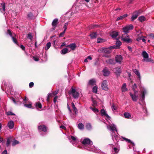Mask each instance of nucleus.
<instances>
[{
	"instance_id": "obj_1",
	"label": "nucleus",
	"mask_w": 154,
	"mask_h": 154,
	"mask_svg": "<svg viewBox=\"0 0 154 154\" xmlns=\"http://www.w3.org/2000/svg\"><path fill=\"white\" fill-rule=\"evenodd\" d=\"M107 128L109 130L112 131L111 134L112 136V139L114 141H115V140L117 142L119 141L120 139V137L117 135L114 132V131L116 132L117 131L116 125L112 124L111 125L108 126Z\"/></svg>"
},
{
	"instance_id": "obj_2",
	"label": "nucleus",
	"mask_w": 154,
	"mask_h": 154,
	"mask_svg": "<svg viewBox=\"0 0 154 154\" xmlns=\"http://www.w3.org/2000/svg\"><path fill=\"white\" fill-rule=\"evenodd\" d=\"M82 143L85 146H88L89 149H88V150L90 151H93L94 148H95V147L92 145V142H91L88 138L84 139L82 141Z\"/></svg>"
},
{
	"instance_id": "obj_3",
	"label": "nucleus",
	"mask_w": 154,
	"mask_h": 154,
	"mask_svg": "<svg viewBox=\"0 0 154 154\" xmlns=\"http://www.w3.org/2000/svg\"><path fill=\"white\" fill-rule=\"evenodd\" d=\"M142 55L143 58L142 60L143 62L153 63V60H152L151 58H149V55L145 51H143L142 53Z\"/></svg>"
},
{
	"instance_id": "obj_4",
	"label": "nucleus",
	"mask_w": 154,
	"mask_h": 154,
	"mask_svg": "<svg viewBox=\"0 0 154 154\" xmlns=\"http://www.w3.org/2000/svg\"><path fill=\"white\" fill-rule=\"evenodd\" d=\"M129 37V36L127 33H124L122 35V39L123 41L129 43L132 42V40Z\"/></svg>"
},
{
	"instance_id": "obj_5",
	"label": "nucleus",
	"mask_w": 154,
	"mask_h": 154,
	"mask_svg": "<svg viewBox=\"0 0 154 154\" xmlns=\"http://www.w3.org/2000/svg\"><path fill=\"white\" fill-rule=\"evenodd\" d=\"M133 28V26L132 25H128L122 28L123 32L127 34L128 31L132 29Z\"/></svg>"
},
{
	"instance_id": "obj_6",
	"label": "nucleus",
	"mask_w": 154,
	"mask_h": 154,
	"mask_svg": "<svg viewBox=\"0 0 154 154\" xmlns=\"http://www.w3.org/2000/svg\"><path fill=\"white\" fill-rule=\"evenodd\" d=\"M101 87L102 89L104 90L107 91L109 89V88L108 85L107 81L106 80H105L103 82Z\"/></svg>"
},
{
	"instance_id": "obj_7",
	"label": "nucleus",
	"mask_w": 154,
	"mask_h": 154,
	"mask_svg": "<svg viewBox=\"0 0 154 154\" xmlns=\"http://www.w3.org/2000/svg\"><path fill=\"white\" fill-rule=\"evenodd\" d=\"M72 90L70 91L69 94H72L74 98H78L79 95V93L76 91L75 89L72 87L71 88Z\"/></svg>"
},
{
	"instance_id": "obj_8",
	"label": "nucleus",
	"mask_w": 154,
	"mask_h": 154,
	"mask_svg": "<svg viewBox=\"0 0 154 154\" xmlns=\"http://www.w3.org/2000/svg\"><path fill=\"white\" fill-rule=\"evenodd\" d=\"M140 90L141 91V100L143 101L145 99V94L146 93V91L144 87H142L141 85L140 86Z\"/></svg>"
},
{
	"instance_id": "obj_9",
	"label": "nucleus",
	"mask_w": 154,
	"mask_h": 154,
	"mask_svg": "<svg viewBox=\"0 0 154 154\" xmlns=\"http://www.w3.org/2000/svg\"><path fill=\"white\" fill-rule=\"evenodd\" d=\"M7 34H8L11 37L13 42L16 44H17V41L16 38H15L14 36L15 35L14 33L12 34L11 31L9 29H8L7 30Z\"/></svg>"
},
{
	"instance_id": "obj_10",
	"label": "nucleus",
	"mask_w": 154,
	"mask_h": 154,
	"mask_svg": "<svg viewBox=\"0 0 154 154\" xmlns=\"http://www.w3.org/2000/svg\"><path fill=\"white\" fill-rule=\"evenodd\" d=\"M141 12L140 10L134 12L131 17V21H133L136 19L138 16L141 14Z\"/></svg>"
},
{
	"instance_id": "obj_11",
	"label": "nucleus",
	"mask_w": 154,
	"mask_h": 154,
	"mask_svg": "<svg viewBox=\"0 0 154 154\" xmlns=\"http://www.w3.org/2000/svg\"><path fill=\"white\" fill-rule=\"evenodd\" d=\"M116 61L117 63L121 64L122 60V57L120 55H117L115 57Z\"/></svg>"
},
{
	"instance_id": "obj_12",
	"label": "nucleus",
	"mask_w": 154,
	"mask_h": 154,
	"mask_svg": "<svg viewBox=\"0 0 154 154\" xmlns=\"http://www.w3.org/2000/svg\"><path fill=\"white\" fill-rule=\"evenodd\" d=\"M38 130L42 131L43 132H46L47 130V127L44 125H40L38 126Z\"/></svg>"
},
{
	"instance_id": "obj_13",
	"label": "nucleus",
	"mask_w": 154,
	"mask_h": 154,
	"mask_svg": "<svg viewBox=\"0 0 154 154\" xmlns=\"http://www.w3.org/2000/svg\"><path fill=\"white\" fill-rule=\"evenodd\" d=\"M110 49L109 47L108 48H102L100 49V51L102 52L105 53L109 54L110 53Z\"/></svg>"
},
{
	"instance_id": "obj_14",
	"label": "nucleus",
	"mask_w": 154,
	"mask_h": 154,
	"mask_svg": "<svg viewBox=\"0 0 154 154\" xmlns=\"http://www.w3.org/2000/svg\"><path fill=\"white\" fill-rule=\"evenodd\" d=\"M100 112L102 116H106L107 119H109L110 117L106 113L105 110H104V109H102L101 110Z\"/></svg>"
},
{
	"instance_id": "obj_15",
	"label": "nucleus",
	"mask_w": 154,
	"mask_h": 154,
	"mask_svg": "<svg viewBox=\"0 0 154 154\" xmlns=\"http://www.w3.org/2000/svg\"><path fill=\"white\" fill-rule=\"evenodd\" d=\"M136 94L137 93H134V94H133L131 93H130V95L131 97L132 100L134 101H136L137 100L138 95H136Z\"/></svg>"
},
{
	"instance_id": "obj_16",
	"label": "nucleus",
	"mask_w": 154,
	"mask_h": 154,
	"mask_svg": "<svg viewBox=\"0 0 154 154\" xmlns=\"http://www.w3.org/2000/svg\"><path fill=\"white\" fill-rule=\"evenodd\" d=\"M58 23V19L57 18L55 19L52 23V25L54 28L53 29H54L57 26Z\"/></svg>"
},
{
	"instance_id": "obj_17",
	"label": "nucleus",
	"mask_w": 154,
	"mask_h": 154,
	"mask_svg": "<svg viewBox=\"0 0 154 154\" xmlns=\"http://www.w3.org/2000/svg\"><path fill=\"white\" fill-rule=\"evenodd\" d=\"M66 47H69L72 50H74L76 47V45L75 43H72L66 46Z\"/></svg>"
},
{
	"instance_id": "obj_18",
	"label": "nucleus",
	"mask_w": 154,
	"mask_h": 154,
	"mask_svg": "<svg viewBox=\"0 0 154 154\" xmlns=\"http://www.w3.org/2000/svg\"><path fill=\"white\" fill-rule=\"evenodd\" d=\"M103 75L104 76H107L109 75L110 73V72L106 68H105L103 70Z\"/></svg>"
},
{
	"instance_id": "obj_19",
	"label": "nucleus",
	"mask_w": 154,
	"mask_h": 154,
	"mask_svg": "<svg viewBox=\"0 0 154 154\" xmlns=\"http://www.w3.org/2000/svg\"><path fill=\"white\" fill-rule=\"evenodd\" d=\"M14 122L13 121H10L8 124V127L10 129H12L14 126Z\"/></svg>"
},
{
	"instance_id": "obj_20",
	"label": "nucleus",
	"mask_w": 154,
	"mask_h": 154,
	"mask_svg": "<svg viewBox=\"0 0 154 154\" xmlns=\"http://www.w3.org/2000/svg\"><path fill=\"white\" fill-rule=\"evenodd\" d=\"M115 73L117 75H120L121 72V70L120 68L117 67L115 69Z\"/></svg>"
},
{
	"instance_id": "obj_21",
	"label": "nucleus",
	"mask_w": 154,
	"mask_h": 154,
	"mask_svg": "<svg viewBox=\"0 0 154 154\" xmlns=\"http://www.w3.org/2000/svg\"><path fill=\"white\" fill-rule=\"evenodd\" d=\"M133 71L138 77L140 81L141 77L140 75V74L138 70L136 69H133Z\"/></svg>"
},
{
	"instance_id": "obj_22",
	"label": "nucleus",
	"mask_w": 154,
	"mask_h": 154,
	"mask_svg": "<svg viewBox=\"0 0 154 154\" xmlns=\"http://www.w3.org/2000/svg\"><path fill=\"white\" fill-rule=\"evenodd\" d=\"M128 88H126V84L125 83H124L121 87V91L122 92H125L128 91Z\"/></svg>"
},
{
	"instance_id": "obj_23",
	"label": "nucleus",
	"mask_w": 154,
	"mask_h": 154,
	"mask_svg": "<svg viewBox=\"0 0 154 154\" xmlns=\"http://www.w3.org/2000/svg\"><path fill=\"white\" fill-rule=\"evenodd\" d=\"M26 100V99H23V102L24 106H25L26 107L28 108H31L32 106V103L31 102H30L29 103V104L25 103L26 102H25V101Z\"/></svg>"
},
{
	"instance_id": "obj_24",
	"label": "nucleus",
	"mask_w": 154,
	"mask_h": 154,
	"mask_svg": "<svg viewBox=\"0 0 154 154\" xmlns=\"http://www.w3.org/2000/svg\"><path fill=\"white\" fill-rule=\"evenodd\" d=\"M128 16V15L127 14H125L122 16H120L119 17H118L116 19V21H119V20H121L123 19L124 18L127 17Z\"/></svg>"
},
{
	"instance_id": "obj_25",
	"label": "nucleus",
	"mask_w": 154,
	"mask_h": 154,
	"mask_svg": "<svg viewBox=\"0 0 154 154\" xmlns=\"http://www.w3.org/2000/svg\"><path fill=\"white\" fill-rule=\"evenodd\" d=\"M89 35L91 38L94 39L97 37V34L96 32H93L90 34Z\"/></svg>"
},
{
	"instance_id": "obj_26",
	"label": "nucleus",
	"mask_w": 154,
	"mask_h": 154,
	"mask_svg": "<svg viewBox=\"0 0 154 154\" xmlns=\"http://www.w3.org/2000/svg\"><path fill=\"white\" fill-rule=\"evenodd\" d=\"M12 139V137L11 136L9 137H8L6 144L7 146H9L11 143V141Z\"/></svg>"
},
{
	"instance_id": "obj_27",
	"label": "nucleus",
	"mask_w": 154,
	"mask_h": 154,
	"mask_svg": "<svg viewBox=\"0 0 154 154\" xmlns=\"http://www.w3.org/2000/svg\"><path fill=\"white\" fill-rule=\"evenodd\" d=\"M1 7L2 8V9H1V11L2 12V11H5V4L4 2H3L1 3Z\"/></svg>"
},
{
	"instance_id": "obj_28",
	"label": "nucleus",
	"mask_w": 154,
	"mask_h": 154,
	"mask_svg": "<svg viewBox=\"0 0 154 154\" xmlns=\"http://www.w3.org/2000/svg\"><path fill=\"white\" fill-rule=\"evenodd\" d=\"M118 35V32L116 31L113 32L111 34V36L112 38H116Z\"/></svg>"
},
{
	"instance_id": "obj_29",
	"label": "nucleus",
	"mask_w": 154,
	"mask_h": 154,
	"mask_svg": "<svg viewBox=\"0 0 154 154\" xmlns=\"http://www.w3.org/2000/svg\"><path fill=\"white\" fill-rule=\"evenodd\" d=\"M68 50L67 48H64L60 52L62 54H64L68 52Z\"/></svg>"
},
{
	"instance_id": "obj_30",
	"label": "nucleus",
	"mask_w": 154,
	"mask_h": 154,
	"mask_svg": "<svg viewBox=\"0 0 154 154\" xmlns=\"http://www.w3.org/2000/svg\"><path fill=\"white\" fill-rule=\"evenodd\" d=\"M146 18L144 16H141L139 17L138 18V20L140 22H142L146 20Z\"/></svg>"
},
{
	"instance_id": "obj_31",
	"label": "nucleus",
	"mask_w": 154,
	"mask_h": 154,
	"mask_svg": "<svg viewBox=\"0 0 154 154\" xmlns=\"http://www.w3.org/2000/svg\"><path fill=\"white\" fill-rule=\"evenodd\" d=\"M58 91H55V92H53L52 93H50L49 94L48 96V97L47 98V100H48L50 97L52 96L53 94V95H55L57 94L58 93Z\"/></svg>"
},
{
	"instance_id": "obj_32",
	"label": "nucleus",
	"mask_w": 154,
	"mask_h": 154,
	"mask_svg": "<svg viewBox=\"0 0 154 154\" xmlns=\"http://www.w3.org/2000/svg\"><path fill=\"white\" fill-rule=\"evenodd\" d=\"M132 88L134 91V93H137L138 91L136 90V89L137 88V86L136 84L135 83L133 85Z\"/></svg>"
},
{
	"instance_id": "obj_33",
	"label": "nucleus",
	"mask_w": 154,
	"mask_h": 154,
	"mask_svg": "<svg viewBox=\"0 0 154 154\" xmlns=\"http://www.w3.org/2000/svg\"><path fill=\"white\" fill-rule=\"evenodd\" d=\"M106 62L109 64H113L114 63V60L113 59H110L106 60Z\"/></svg>"
},
{
	"instance_id": "obj_34",
	"label": "nucleus",
	"mask_w": 154,
	"mask_h": 154,
	"mask_svg": "<svg viewBox=\"0 0 154 154\" xmlns=\"http://www.w3.org/2000/svg\"><path fill=\"white\" fill-rule=\"evenodd\" d=\"M35 106L37 108L41 109L42 108V105L40 102H38L35 103Z\"/></svg>"
},
{
	"instance_id": "obj_35",
	"label": "nucleus",
	"mask_w": 154,
	"mask_h": 154,
	"mask_svg": "<svg viewBox=\"0 0 154 154\" xmlns=\"http://www.w3.org/2000/svg\"><path fill=\"white\" fill-rule=\"evenodd\" d=\"M27 16L30 19H32L34 18V15L31 12H29Z\"/></svg>"
},
{
	"instance_id": "obj_36",
	"label": "nucleus",
	"mask_w": 154,
	"mask_h": 154,
	"mask_svg": "<svg viewBox=\"0 0 154 154\" xmlns=\"http://www.w3.org/2000/svg\"><path fill=\"white\" fill-rule=\"evenodd\" d=\"M124 115L126 118L128 119L131 117V115L128 112H125L124 114Z\"/></svg>"
},
{
	"instance_id": "obj_37",
	"label": "nucleus",
	"mask_w": 154,
	"mask_h": 154,
	"mask_svg": "<svg viewBox=\"0 0 154 154\" xmlns=\"http://www.w3.org/2000/svg\"><path fill=\"white\" fill-rule=\"evenodd\" d=\"M51 45V42H48L46 45L45 47V49L46 50H48L49 48L50 47Z\"/></svg>"
},
{
	"instance_id": "obj_38",
	"label": "nucleus",
	"mask_w": 154,
	"mask_h": 154,
	"mask_svg": "<svg viewBox=\"0 0 154 154\" xmlns=\"http://www.w3.org/2000/svg\"><path fill=\"white\" fill-rule=\"evenodd\" d=\"M122 138L124 139V140H126V141H128L129 143H131L133 146L135 145L134 143L133 142H131V141L130 140L128 139L127 138H126L125 137H122Z\"/></svg>"
},
{
	"instance_id": "obj_39",
	"label": "nucleus",
	"mask_w": 154,
	"mask_h": 154,
	"mask_svg": "<svg viewBox=\"0 0 154 154\" xmlns=\"http://www.w3.org/2000/svg\"><path fill=\"white\" fill-rule=\"evenodd\" d=\"M78 127L79 129L82 130L84 128V125L82 123H79L78 125Z\"/></svg>"
},
{
	"instance_id": "obj_40",
	"label": "nucleus",
	"mask_w": 154,
	"mask_h": 154,
	"mask_svg": "<svg viewBox=\"0 0 154 154\" xmlns=\"http://www.w3.org/2000/svg\"><path fill=\"white\" fill-rule=\"evenodd\" d=\"M95 83V81L93 79L90 80L89 82V84L91 85H94Z\"/></svg>"
},
{
	"instance_id": "obj_41",
	"label": "nucleus",
	"mask_w": 154,
	"mask_h": 154,
	"mask_svg": "<svg viewBox=\"0 0 154 154\" xmlns=\"http://www.w3.org/2000/svg\"><path fill=\"white\" fill-rule=\"evenodd\" d=\"M122 44L121 42L118 40H117L116 42V45L119 48H120V47Z\"/></svg>"
},
{
	"instance_id": "obj_42",
	"label": "nucleus",
	"mask_w": 154,
	"mask_h": 154,
	"mask_svg": "<svg viewBox=\"0 0 154 154\" xmlns=\"http://www.w3.org/2000/svg\"><path fill=\"white\" fill-rule=\"evenodd\" d=\"M27 37L29 38L31 41L32 40L33 38V36L31 33H29L27 34Z\"/></svg>"
},
{
	"instance_id": "obj_43",
	"label": "nucleus",
	"mask_w": 154,
	"mask_h": 154,
	"mask_svg": "<svg viewBox=\"0 0 154 154\" xmlns=\"http://www.w3.org/2000/svg\"><path fill=\"white\" fill-rule=\"evenodd\" d=\"M97 87L96 86H94L93 88V89H92L93 92L95 94H97Z\"/></svg>"
},
{
	"instance_id": "obj_44",
	"label": "nucleus",
	"mask_w": 154,
	"mask_h": 154,
	"mask_svg": "<svg viewBox=\"0 0 154 154\" xmlns=\"http://www.w3.org/2000/svg\"><path fill=\"white\" fill-rule=\"evenodd\" d=\"M19 142L16 140H14L12 142V145L13 146H15L16 145L19 144Z\"/></svg>"
},
{
	"instance_id": "obj_45",
	"label": "nucleus",
	"mask_w": 154,
	"mask_h": 154,
	"mask_svg": "<svg viewBox=\"0 0 154 154\" xmlns=\"http://www.w3.org/2000/svg\"><path fill=\"white\" fill-rule=\"evenodd\" d=\"M109 49H117L119 48L116 45H113L112 46H111L109 47Z\"/></svg>"
},
{
	"instance_id": "obj_46",
	"label": "nucleus",
	"mask_w": 154,
	"mask_h": 154,
	"mask_svg": "<svg viewBox=\"0 0 154 154\" xmlns=\"http://www.w3.org/2000/svg\"><path fill=\"white\" fill-rule=\"evenodd\" d=\"M90 109H91L94 112H98L99 111L96 108H94L91 107H90Z\"/></svg>"
},
{
	"instance_id": "obj_47",
	"label": "nucleus",
	"mask_w": 154,
	"mask_h": 154,
	"mask_svg": "<svg viewBox=\"0 0 154 154\" xmlns=\"http://www.w3.org/2000/svg\"><path fill=\"white\" fill-rule=\"evenodd\" d=\"M86 128L88 130H90L91 128V126L90 123H88L86 125Z\"/></svg>"
},
{
	"instance_id": "obj_48",
	"label": "nucleus",
	"mask_w": 154,
	"mask_h": 154,
	"mask_svg": "<svg viewBox=\"0 0 154 154\" xmlns=\"http://www.w3.org/2000/svg\"><path fill=\"white\" fill-rule=\"evenodd\" d=\"M6 114L7 116L15 115V114L11 111H8L6 113Z\"/></svg>"
},
{
	"instance_id": "obj_49",
	"label": "nucleus",
	"mask_w": 154,
	"mask_h": 154,
	"mask_svg": "<svg viewBox=\"0 0 154 154\" xmlns=\"http://www.w3.org/2000/svg\"><path fill=\"white\" fill-rule=\"evenodd\" d=\"M113 150L116 153H117L118 152L119 149V148L114 147L113 148Z\"/></svg>"
},
{
	"instance_id": "obj_50",
	"label": "nucleus",
	"mask_w": 154,
	"mask_h": 154,
	"mask_svg": "<svg viewBox=\"0 0 154 154\" xmlns=\"http://www.w3.org/2000/svg\"><path fill=\"white\" fill-rule=\"evenodd\" d=\"M103 39H102L100 38H98L97 39V42L98 43H100L103 42Z\"/></svg>"
},
{
	"instance_id": "obj_51",
	"label": "nucleus",
	"mask_w": 154,
	"mask_h": 154,
	"mask_svg": "<svg viewBox=\"0 0 154 154\" xmlns=\"http://www.w3.org/2000/svg\"><path fill=\"white\" fill-rule=\"evenodd\" d=\"M71 139L73 141H75V142L76 141V140H77V138L76 137H74L73 136H71Z\"/></svg>"
},
{
	"instance_id": "obj_52",
	"label": "nucleus",
	"mask_w": 154,
	"mask_h": 154,
	"mask_svg": "<svg viewBox=\"0 0 154 154\" xmlns=\"http://www.w3.org/2000/svg\"><path fill=\"white\" fill-rule=\"evenodd\" d=\"M68 24L67 23H65L64 24V25L63 27V28L64 29V30H65V31H66L67 29V26Z\"/></svg>"
},
{
	"instance_id": "obj_53",
	"label": "nucleus",
	"mask_w": 154,
	"mask_h": 154,
	"mask_svg": "<svg viewBox=\"0 0 154 154\" xmlns=\"http://www.w3.org/2000/svg\"><path fill=\"white\" fill-rule=\"evenodd\" d=\"M111 107L113 110H116V108L114 103L112 105Z\"/></svg>"
},
{
	"instance_id": "obj_54",
	"label": "nucleus",
	"mask_w": 154,
	"mask_h": 154,
	"mask_svg": "<svg viewBox=\"0 0 154 154\" xmlns=\"http://www.w3.org/2000/svg\"><path fill=\"white\" fill-rule=\"evenodd\" d=\"M65 30H63V32L60 33L59 35L60 37H63V36L65 32Z\"/></svg>"
},
{
	"instance_id": "obj_55",
	"label": "nucleus",
	"mask_w": 154,
	"mask_h": 154,
	"mask_svg": "<svg viewBox=\"0 0 154 154\" xmlns=\"http://www.w3.org/2000/svg\"><path fill=\"white\" fill-rule=\"evenodd\" d=\"M33 59L35 61H37L39 60V58L38 57H33Z\"/></svg>"
},
{
	"instance_id": "obj_56",
	"label": "nucleus",
	"mask_w": 154,
	"mask_h": 154,
	"mask_svg": "<svg viewBox=\"0 0 154 154\" xmlns=\"http://www.w3.org/2000/svg\"><path fill=\"white\" fill-rule=\"evenodd\" d=\"M74 110V112L75 114H77L78 113V110L76 108V107L73 108Z\"/></svg>"
},
{
	"instance_id": "obj_57",
	"label": "nucleus",
	"mask_w": 154,
	"mask_h": 154,
	"mask_svg": "<svg viewBox=\"0 0 154 154\" xmlns=\"http://www.w3.org/2000/svg\"><path fill=\"white\" fill-rule=\"evenodd\" d=\"M93 102L92 106H96L97 105V102L95 100H93Z\"/></svg>"
},
{
	"instance_id": "obj_58",
	"label": "nucleus",
	"mask_w": 154,
	"mask_h": 154,
	"mask_svg": "<svg viewBox=\"0 0 154 154\" xmlns=\"http://www.w3.org/2000/svg\"><path fill=\"white\" fill-rule=\"evenodd\" d=\"M142 35H141L140 36V37H138L137 38H136L137 41H139L140 40H141L142 39Z\"/></svg>"
},
{
	"instance_id": "obj_59",
	"label": "nucleus",
	"mask_w": 154,
	"mask_h": 154,
	"mask_svg": "<svg viewBox=\"0 0 154 154\" xmlns=\"http://www.w3.org/2000/svg\"><path fill=\"white\" fill-rule=\"evenodd\" d=\"M34 85V83L32 82H30L29 84V85L30 88L32 87Z\"/></svg>"
},
{
	"instance_id": "obj_60",
	"label": "nucleus",
	"mask_w": 154,
	"mask_h": 154,
	"mask_svg": "<svg viewBox=\"0 0 154 154\" xmlns=\"http://www.w3.org/2000/svg\"><path fill=\"white\" fill-rule=\"evenodd\" d=\"M149 36L153 39H154V34L150 33L149 35Z\"/></svg>"
},
{
	"instance_id": "obj_61",
	"label": "nucleus",
	"mask_w": 154,
	"mask_h": 154,
	"mask_svg": "<svg viewBox=\"0 0 154 154\" xmlns=\"http://www.w3.org/2000/svg\"><path fill=\"white\" fill-rule=\"evenodd\" d=\"M20 47L23 50H25V47L23 45H21L20 46Z\"/></svg>"
},
{
	"instance_id": "obj_62",
	"label": "nucleus",
	"mask_w": 154,
	"mask_h": 154,
	"mask_svg": "<svg viewBox=\"0 0 154 154\" xmlns=\"http://www.w3.org/2000/svg\"><path fill=\"white\" fill-rule=\"evenodd\" d=\"M57 98H58V97H57V96H56L54 97V103L56 102V101L57 100Z\"/></svg>"
},
{
	"instance_id": "obj_63",
	"label": "nucleus",
	"mask_w": 154,
	"mask_h": 154,
	"mask_svg": "<svg viewBox=\"0 0 154 154\" xmlns=\"http://www.w3.org/2000/svg\"><path fill=\"white\" fill-rule=\"evenodd\" d=\"M1 154H8L7 151L6 150H4L2 153Z\"/></svg>"
},
{
	"instance_id": "obj_64",
	"label": "nucleus",
	"mask_w": 154,
	"mask_h": 154,
	"mask_svg": "<svg viewBox=\"0 0 154 154\" xmlns=\"http://www.w3.org/2000/svg\"><path fill=\"white\" fill-rule=\"evenodd\" d=\"M128 50L129 51H132V48H131V47H130V46H128Z\"/></svg>"
}]
</instances>
